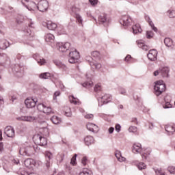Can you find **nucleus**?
<instances>
[{"label":"nucleus","instance_id":"1","mask_svg":"<svg viewBox=\"0 0 175 175\" xmlns=\"http://www.w3.org/2000/svg\"><path fill=\"white\" fill-rule=\"evenodd\" d=\"M57 50L62 51V53H65L67 50H70L69 53V59L70 64H76L79 62L80 59V53L76 49H72L70 48V44L69 42L62 43L59 42L56 44Z\"/></svg>","mask_w":175,"mask_h":175},{"label":"nucleus","instance_id":"2","mask_svg":"<svg viewBox=\"0 0 175 175\" xmlns=\"http://www.w3.org/2000/svg\"><path fill=\"white\" fill-rule=\"evenodd\" d=\"M133 152L134 154H141L142 159H147L148 155L151 154V149L142 148V144H134L133 146Z\"/></svg>","mask_w":175,"mask_h":175},{"label":"nucleus","instance_id":"3","mask_svg":"<svg viewBox=\"0 0 175 175\" xmlns=\"http://www.w3.org/2000/svg\"><path fill=\"white\" fill-rule=\"evenodd\" d=\"M154 84V94L157 96H159V95H161V94L165 91L166 85L163 83V81L162 80L156 81Z\"/></svg>","mask_w":175,"mask_h":175},{"label":"nucleus","instance_id":"4","mask_svg":"<svg viewBox=\"0 0 175 175\" xmlns=\"http://www.w3.org/2000/svg\"><path fill=\"white\" fill-rule=\"evenodd\" d=\"M32 150H34V151H38L39 149H38V146H36L33 148H21L19 150V154L20 155H23V157H31V155H33V154Z\"/></svg>","mask_w":175,"mask_h":175},{"label":"nucleus","instance_id":"5","mask_svg":"<svg viewBox=\"0 0 175 175\" xmlns=\"http://www.w3.org/2000/svg\"><path fill=\"white\" fill-rule=\"evenodd\" d=\"M33 140L35 144H38V146H41L42 147L47 146V139L44 137H42V135L39 134L33 135Z\"/></svg>","mask_w":175,"mask_h":175},{"label":"nucleus","instance_id":"6","mask_svg":"<svg viewBox=\"0 0 175 175\" xmlns=\"http://www.w3.org/2000/svg\"><path fill=\"white\" fill-rule=\"evenodd\" d=\"M39 118H43V116H21L16 118L18 121H26L27 122H33V121H40Z\"/></svg>","mask_w":175,"mask_h":175},{"label":"nucleus","instance_id":"7","mask_svg":"<svg viewBox=\"0 0 175 175\" xmlns=\"http://www.w3.org/2000/svg\"><path fill=\"white\" fill-rule=\"evenodd\" d=\"M113 97L110 94H105L104 96L98 98V106L102 107L104 105H107L109 102H111Z\"/></svg>","mask_w":175,"mask_h":175},{"label":"nucleus","instance_id":"8","mask_svg":"<svg viewBox=\"0 0 175 175\" xmlns=\"http://www.w3.org/2000/svg\"><path fill=\"white\" fill-rule=\"evenodd\" d=\"M21 3L27 8L29 10H35L38 9V4L33 1H29L28 0H21Z\"/></svg>","mask_w":175,"mask_h":175},{"label":"nucleus","instance_id":"9","mask_svg":"<svg viewBox=\"0 0 175 175\" xmlns=\"http://www.w3.org/2000/svg\"><path fill=\"white\" fill-rule=\"evenodd\" d=\"M12 72L14 75H16L18 77H22L23 75H24V67L19 64H16L12 68Z\"/></svg>","mask_w":175,"mask_h":175},{"label":"nucleus","instance_id":"10","mask_svg":"<svg viewBox=\"0 0 175 175\" xmlns=\"http://www.w3.org/2000/svg\"><path fill=\"white\" fill-rule=\"evenodd\" d=\"M37 9H38L40 12H46V10L49 9V1L46 0L40 1L38 3Z\"/></svg>","mask_w":175,"mask_h":175},{"label":"nucleus","instance_id":"11","mask_svg":"<svg viewBox=\"0 0 175 175\" xmlns=\"http://www.w3.org/2000/svg\"><path fill=\"white\" fill-rule=\"evenodd\" d=\"M38 102V98H27L25 100V104L27 109H32L36 106V103Z\"/></svg>","mask_w":175,"mask_h":175},{"label":"nucleus","instance_id":"12","mask_svg":"<svg viewBox=\"0 0 175 175\" xmlns=\"http://www.w3.org/2000/svg\"><path fill=\"white\" fill-rule=\"evenodd\" d=\"M120 23L124 27H129L132 24V18L128 15H124L122 16Z\"/></svg>","mask_w":175,"mask_h":175},{"label":"nucleus","instance_id":"13","mask_svg":"<svg viewBox=\"0 0 175 175\" xmlns=\"http://www.w3.org/2000/svg\"><path fill=\"white\" fill-rule=\"evenodd\" d=\"M147 57L150 61H157L158 57V51L156 49H151L147 54Z\"/></svg>","mask_w":175,"mask_h":175},{"label":"nucleus","instance_id":"14","mask_svg":"<svg viewBox=\"0 0 175 175\" xmlns=\"http://www.w3.org/2000/svg\"><path fill=\"white\" fill-rule=\"evenodd\" d=\"M42 25L43 27H47L50 31H55L58 27V25L52 21L43 22Z\"/></svg>","mask_w":175,"mask_h":175},{"label":"nucleus","instance_id":"15","mask_svg":"<svg viewBox=\"0 0 175 175\" xmlns=\"http://www.w3.org/2000/svg\"><path fill=\"white\" fill-rule=\"evenodd\" d=\"M86 126L88 131H90V132H93L94 133H96V132L99 131V127H98L96 124L93 123H88Z\"/></svg>","mask_w":175,"mask_h":175},{"label":"nucleus","instance_id":"16","mask_svg":"<svg viewBox=\"0 0 175 175\" xmlns=\"http://www.w3.org/2000/svg\"><path fill=\"white\" fill-rule=\"evenodd\" d=\"M4 133L8 136V137H14V129L12 126H7L5 129Z\"/></svg>","mask_w":175,"mask_h":175},{"label":"nucleus","instance_id":"17","mask_svg":"<svg viewBox=\"0 0 175 175\" xmlns=\"http://www.w3.org/2000/svg\"><path fill=\"white\" fill-rule=\"evenodd\" d=\"M165 130L167 135H173L175 132V125L174 124H167L165 126Z\"/></svg>","mask_w":175,"mask_h":175},{"label":"nucleus","instance_id":"18","mask_svg":"<svg viewBox=\"0 0 175 175\" xmlns=\"http://www.w3.org/2000/svg\"><path fill=\"white\" fill-rule=\"evenodd\" d=\"M84 143L85 146H91V144H94V143H95V139H94V137L91 135H87L84 138Z\"/></svg>","mask_w":175,"mask_h":175},{"label":"nucleus","instance_id":"19","mask_svg":"<svg viewBox=\"0 0 175 175\" xmlns=\"http://www.w3.org/2000/svg\"><path fill=\"white\" fill-rule=\"evenodd\" d=\"M45 158H46V167H50L51 159L53 158V154L51 152L46 151L45 152Z\"/></svg>","mask_w":175,"mask_h":175},{"label":"nucleus","instance_id":"20","mask_svg":"<svg viewBox=\"0 0 175 175\" xmlns=\"http://www.w3.org/2000/svg\"><path fill=\"white\" fill-rule=\"evenodd\" d=\"M33 58L36 59L39 65H44L46 64V59H43V57H39L38 54H34Z\"/></svg>","mask_w":175,"mask_h":175},{"label":"nucleus","instance_id":"21","mask_svg":"<svg viewBox=\"0 0 175 175\" xmlns=\"http://www.w3.org/2000/svg\"><path fill=\"white\" fill-rule=\"evenodd\" d=\"M145 20L148 23L149 25L154 32H158V28L155 27L154 23L151 21V18L148 15L145 16Z\"/></svg>","mask_w":175,"mask_h":175},{"label":"nucleus","instance_id":"22","mask_svg":"<svg viewBox=\"0 0 175 175\" xmlns=\"http://www.w3.org/2000/svg\"><path fill=\"white\" fill-rule=\"evenodd\" d=\"M10 44L6 40H0V50H6Z\"/></svg>","mask_w":175,"mask_h":175},{"label":"nucleus","instance_id":"23","mask_svg":"<svg viewBox=\"0 0 175 175\" xmlns=\"http://www.w3.org/2000/svg\"><path fill=\"white\" fill-rule=\"evenodd\" d=\"M133 33L134 35H137V33H142V27L139 23L135 24L132 27Z\"/></svg>","mask_w":175,"mask_h":175},{"label":"nucleus","instance_id":"24","mask_svg":"<svg viewBox=\"0 0 175 175\" xmlns=\"http://www.w3.org/2000/svg\"><path fill=\"white\" fill-rule=\"evenodd\" d=\"M169 68L167 67H163L160 68V75L162 77H169Z\"/></svg>","mask_w":175,"mask_h":175},{"label":"nucleus","instance_id":"25","mask_svg":"<svg viewBox=\"0 0 175 175\" xmlns=\"http://www.w3.org/2000/svg\"><path fill=\"white\" fill-rule=\"evenodd\" d=\"M137 46L139 49H142L144 50V51H148L150 50V47L146 45L144 42L142 40L137 41Z\"/></svg>","mask_w":175,"mask_h":175},{"label":"nucleus","instance_id":"26","mask_svg":"<svg viewBox=\"0 0 175 175\" xmlns=\"http://www.w3.org/2000/svg\"><path fill=\"white\" fill-rule=\"evenodd\" d=\"M24 163L26 167H33V166H35V160L32 159H27Z\"/></svg>","mask_w":175,"mask_h":175},{"label":"nucleus","instance_id":"27","mask_svg":"<svg viewBox=\"0 0 175 175\" xmlns=\"http://www.w3.org/2000/svg\"><path fill=\"white\" fill-rule=\"evenodd\" d=\"M53 63L55 64V65H56V66H57V68H59V69H63V70H66V66L65 65V64L62 63L61 61L59 60H53Z\"/></svg>","mask_w":175,"mask_h":175},{"label":"nucleus","instance_id":"28","mask_svg":"<svg viewBox=\"0 0 175 175\" xmlns=\"http://www.w3.org/2000/svg\"><path fill=\"white\" fill-rule=\"evenodd\" d=\"M164 43L167 47H172V49L174 48V45L173 44V40L170 38H165L164 39Z\"/></svg>","mask_w":175,"mask_h":175},{"label":"nucleus","instance_id":"29","mask_svg":"<svg viewBox=\"0 0 175 175\" xmlns=\"http://www.w3.org/2000/svg\"><path fill=\"white\" fill-rule=\"evenodd\" d=\"M98 23L100 24H105L107 23V15L106 14H102L98 16Z\"/></svg>","mask_w":175,"mask_h":175},{"label":"nucleus","instance_id":"30","mask_svg":"<svg viewBox=\"0 0 175 175\" xmlns=\"http://www.w3.org/2000/svg\"><path fill=\"white\" fill-rule=\"evenodd\" d=\"M54 39H55V38L54 35L51 33H48L45 36V40L47 43H54Z\"/></svg>","mask_w":175,"mask_h":175},{"label":"nucleus","instance_id":"31","mask_svg":"<svg viewBox=\"0 0 175 175\" xmlns=\"http://www.w3.org/2000/svg\"><path fill=\"white\" fill-rule=\"evenodd\" d=\"M42 123L44 124V126H41L40 128L42 131H44V133L45 135H49V128H47V126H49V124H47V122H46L45 121H42Z\"/></svg>","mask_w":175,"mask_h":175},{"label":"nucleus","instance_id":"32","mask_svg":"<svg viewBox=\"0 0 175 175\" xmlns=\"http://www.w3.org/2000/svg\"><path fill=\"white\" fill-rule=\"evenodd\" d=\"M115 155L118 159V161H119V162H124L125 161V157H123L122 155L121 154V152L117 150L115 153Z\"/></svg>","mask_w":175,"mask_h":175},{"label":"nucleus","instance_id":"33","mask_svg":"<svg viewBox=\"0 0 175 175\" xmlns=\"http://www.w3.org/2000/svg\"><path fill=\"white\" fill-rule=\"evenodd\" d=\"M8 59V55L5 53H0V64H5Z\"/></svg>","mask_w":175,"mask_h":175},{"label":"nucleus","instance_id":"34","mask_svg":"<svg viewBox=\"0 0 175 175\" xmlns=\"http://www.w3.org/2000/svg\"><path fill=\"white\" fill-rule=\"evenodd\" d=\"M90 66L93 69H100L102 68V64L96 63V62H93V63H90Z\"/></svg>","mask_w":175,"mask_h":175},{"label":"nucleus","instance_id":"35","mask_svg":"<svg viewBox=\"0 0 175 175\" xmlns=\"http://www.w3.org/2000/svg\"><path fill=\"white\" fill-rule=\"evenodd\" d=\"M51 120L52 121L53 124H55V125L59 124V122H61V119L59 118H58V116H53L51 118Z\"/></svg>","mask_w":175,"mask_h":175},{"label":"nucleus","instance_id":"36","mask_svg":"<svg viewBox=\"0 0 175 175\" xmlns=\"http://www.w3.org/2000/svg\"><path fill=\"white\" fill-rule=\"evenodd\" d=\"M64 114L66 117L72 116V111L70 110V107H66L64 109Z\"/></svg>","mask_w":175,"mask_h":175},{"label":"nucleus","instance_id":"37","mask_svg":"<svg viewBox=\"0 0 175 175\" xmlns=\"http://www.w3.org/2000/svg\"><path fill=\"white\" fill-rule=\"evenodd\" d=\"M39 77L40 79H50V77H51V74H50L49 72L42 73L40 75Z\"/></svg>","mask_w":175,"mask_h":175},{"label":"nucleus","instance_id":"38","mask_svg":"<svg viewBox=\"0 0 175 175\" xmlns=\"http://www.w3.org/2000/svg\"><path fill=\"white\" fill-rule=\"evenodd\" d=\"M92 171L88 169H84L79 175H92Z\"/></svg>","mask_w":175,"mask_h":175},{"label":"nucleus","instance_id":"39","mask_svg":"<svg viewBox=\"0 0 175 175\" xmlns=\"http://www.w3.org/2000/svg\"><path fill=\"white\" fill-rule=\"evenodd\" d=\"M92 57L96 59H100V53L98 51H93L92 53Z\"/></svg>","mask_w":175,"mask_h":175},{"label":"nucleus","instance_id":"40","mask_svg":"<svg viewBox=\"0 0 175 175\" xmlns=\"http://www.w3.org/2000/svg\"><path fill=\"white\" fill-rule=\"evenodd\" d=\"M71 12L72 14H75V16H77V14H79V12H80V9L76 8L75 6H72L71 8Z\"/></svg>","mask_w":175,"mask_h":175},{"label":"nucleus","instance_id":"41","mask_svg":"<svg viewBox=\"0 0 175 175\" xmlns=\"http://www.w3.org/2000/svg\"><path fill=\"white\" fill-rule=\"evenodd\" d=\"M83 87H85V88H91L92 85H94V83L92 82V81H90L89 82H85L82 84Z\"/></svg>","mask_w":175,"mask_h":175},{"label":"nucleus","instance_id":"42","mask_svg":"<svg viewBox=\"0 0 175 175\" xmlns=\"http://www.w3.org/2000/svg\"><path fill=\"white\" fill-rule=\"evenodd\" d=\"M45 114H51L53 113V109L50 107H46L44 108V111Z\"/></svg>","mask_w":175,"mask_h":175},{"label":"nucleus","instance_id":"43","mask_svg":"<svg viewBox=\"0 0 175 175\" xmlns=\"http://www.w3.org/2000/svg\"><path fill=\"white\" fill-rule=\"evenodd\" d=\"M137 166L139 170H143L147 167V166L143 162L139 163V164L137 165Z\"/></svg>","mask_w":175,"mask_h":175},{"label":"nucleus","instance_id":"44","mask_svg":"<svg viewBox=\"0 0 175 175\" xmlns=\"http://www.w3.org/2000/svg\"><path fill=\"white\" fill-rule=\"evenodd\" d=\"M129 132H130L131 133H136V132H137V127H136L135 126H131L129 128Z\"/></svg>","mask_w":175,"mask_h":175},{"label":"nucleus","instance_id":"45","mask_svg":"<svg viewBox=\"0 0 175 175\" xmlns=\"http://www.w3.org/2000/svg\"><path fill=\"white\" fill-rule=\"evenodd\" d=\"M75 18L77 19V21L79 24L83 25V18L81 16H80V14H77V16H75Z\"/></svg>","mask_w":175,"mask_h":175},{"label":"nucleus","instance_id":"46","mask_svg":"<svg viewBox=\"0 0 175 175\" xmlns=\"http://www.w3.org/2000/svg\"><path fill=\"white\" fill-rule=\"evenodd\" d=\"M125 62H127L128 64L132 63L133 58L131 55H127L124 58Z\"/></svg>","mask_w":175,"mask_h":175},{"label":"nucleus","instance_id":"47","mask_svg":"<svg viewBox=\"0 0 175 175\" xmlns=\"http://www.w3.org/2000/svg\"><path fill=\"white\" fill-rule=\"evenodd\" d=\"M57 31H58L59 33H60V35L65 33V29H64V26L59 25V26H57Z\"/></svg>","mask_w":175,"mask_h":175},{"label":"nucleus","instance_id":"48","mask_svg":"<svg viewBox=\"0 0 175 175\" xmlns=\"http://www.w3.org/2000/svg\"><path fill=\"white\" fill-rule=\"evenodd\" d=\"M167 13H168V16L170 17V18H174L175 10H168Z\"/></svg>","mask_w":175,"mask_h":175},{"label":"nucleus","instance_id":"49","mask_svg":"<svg viewBox=\"0 0 175 175\" xmlns=\"http://www.w3.org/2000/svg\"><path fill=\"white\" fill-rule=\"evenodd\" d=\"M156 175H165V172L162 171V169H154Z\"/></svg>","mask_w":175,"mask_h":175},{"label":"nucleus","instance_id":"50","mask_svg":"<svg viewBox=\"0 0 175 175\" xmlns=\"http://www.w3.org/2000/svg\"><path fill=\"white\" fill-rule=\"evenodd\" d=\"M44 107H46V105H44L43 104H38L37 105V109L39 111H44Z\"/></svg>","mask_w":175,"mask_h":175},{"label":"nucleus","instance_id":"51","mask_svg":"<svg viewBox=\"0 0 175 175\" xmlns=\"http://www.w3.org/2000/svg\"><path fill=\"white\" fill-rule=\"evenodd\" d=\"M69 98L70 103H73L74 105H77V103H79V102L75 100L76 98H75V96H70Z\"/></svg>","mask_w":175,"mask_h":175},{"label":"nucleus","instance_id":"52","mask_svg":"<svg viewBox=\"0 0 175 175\" xmlns=\"http://www.w3.org/2000/svg\"><path fill=\"white\" fill-rule=\"evenodd\" d=\"M163 109H172V106L170 102H165L164 104H163Z\"/></svg>","mask_w":175,"mask_h":175},{"label":"nucleus","instance_id":"53","mask_svg":"<svg viewBox=\"0 0 175 175\" xmlns=\"http://www.w3.org/2000/svg\"><path fill=\"white\" fill-rule=\"evenodd\" d=\"M152 36H154V33L152 32V31H146L147 39H151V38H152Z\"/></svg>","mask_w":175,"mask_h":175},{"label":"nucleus","instance_id":"54","mask_svg":"<svg viewBox=\"0 0 175 175\" xmlns=\"http://www.w3.org/2000/svg\"><path fill=\"white\" fill-rule=\"evenodd\" d=\"M81 163L83 166H86L87 163H88V159H87V157H83L81 159Z\"/></svg>","mask_w":175,"mask_h":175},{"label":"nucleus","instance_id":"55","mask_svg":"<svg viewBox=\"0 0 175 175\" xmlns=\"http://www.w3.org/2000/svg\"><path fill=\"white\" fill-rule=\"evenodd\" d=\"M119 94H121V95H126V90L124 88H119Z\"/></svg>","mask_w":175,"mask_h":175},{"label":"nucleus","instance_id":"56","mask_svg":"<svg viewBox=\"0 0 175 175\" xmlns=\"http://www.w3.org/2000/svg\"><path fill=\"white\" fill-rule=\"evenodd\" d=\"M100 90H102V86L100 85V84H97L95 85L94 87L95 92H98V91H100Z\"/></svg>","mask_w":175,"mask_h":175},{"label":"nucleus","instance_id":"57","mask_svg":"<svg viewBox=\"0 0 175 175\" xmlns=\"http://www.w3.org/2000/svg\"><path fill=\"white\" fill-rule=\"evenodd\" d=\"M167 170H168V172H170V173H171L172 174H174L175 167L170 166V167H168Z\"/></svg>","mask_w":175,"mask_h":175},{"label":"nucleus","instance_id":"58","mask_svg":"<svg viewBox=\"0 0 175 175\" xmlns=\"http://www.w3.org/2000/svg\"><path fill=\"white\" fill-rule=\"evenodd\" d=\"M65 157V154L61 153L57 154V159H60V162H62L64 161V157Z\"/></svg>","mask_w":175,"mask_h":175},{"label":"nucleus","instance_id":"59","mask_svg":"<svg viewBox=\"0 0 175 175\" xmlns=\"http://www.w3.org/2000/svg\"><path fill=\"white\" fill-rule=\"evenodd\" d=\"M59 95H61V92L59 91L55 92L54 93V94H53V99H54V100H56L57 96H59Z\"/></svg>","mask_w":175,"mask_h":175},{"label":"nucleus","instance_id":"60","mask_svg":"<svg viewBox=\"0 0 175 175\" xmlns=\"http://www.w3.org/2000/svg\"><path fill=\"white\" fill-rule=\"evenodd\" d=\"M115 129H116V132H118V133H119V132H121V125H120V124H117L116 125Z\"/></svg>","mask_w":175,"mask_h":175},{"label":"nucleus","instance_id":"61","mask_svg":"<svg viewBox=\"0 0 175 175\" xmlns=\"http://www.w3.org/2000/svg\"><path fill=\"white\" fill-rule=\"evenodd\" d=\"M24 32L26 36H31V35H32V31H31V29L25 30Z\"/></svg>","mask_w":175,"mask_h":175},{"label":"nucleus","instance_id":"62","mask_svg":"<svg viewBox=\"0 0 175 175\" xmlns=\"http://www.w3.org/2000/svg\"><path fill=\"white\" fill-rule=\"evenodd\" d=\"M86 61H88V62L90 63V65H91V63H94V59H92V57H91V56H88L85 58Z\"/></svg>","mask_w":175,"mask_h":175},{"label":"nucleus","instance_id":"63","mask_svg":"<svg viewBox=\"0 0 175 175\" xmlns=\"http://www.w3.org/2000/svg\"><path fill=\"white\" fill-rule=\"evenodd\" d=\"M23 21H24V17L23 16H21L20 18H18L16 19L17 24H21V23H23Z\"/></svg>","mask_w":175,"mask_h":175},{"label":"nucleus","instance_id":"64","mask_svg":"<svg viewBox=\"0 0 175 175\" xmlns=\"http://www.w3.org/2000/svg\"><path fill=\"white\" fill-rule=\"evenodd\" d=\"M89 2L92 6H95V5L98 4V0H89Z\"/></svg>","mask_w":175,"mask_h":175}]
</instances>
